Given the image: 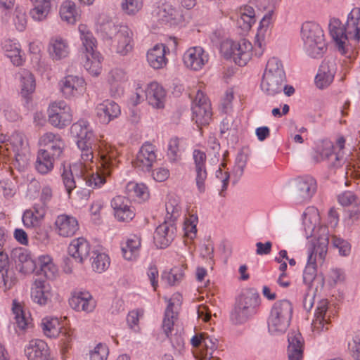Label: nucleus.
I'll use <instances>...</instances> for the list:
<instances>
[{"mask_svg": "<svg viewBox=\"0 0 360 360\" xmlns=\"http://www.w3.org/2000/svg\"><path fill=\"white\" fill-rule=\"evenodd\" d=\"M71 135L77 138V146L79 149L80 159L78 162L70 166V169L64 168L62 173V180L65 190L70 197L71 192L76 188V182L73 172L79 175L86 182V185L93 188H100L105 183V177L110 176L112 170L117 167L118 152L116 148L101 141L98 145L100 167L96 172L91 173L89 170L94 165V153L92 150L91 138L93 131L86 120H80L74 123L70 127Z\"/></svg>", "mask_w": 360, "mask_h": 360, "instance_id": "nucleus-1", "label": "nucleus"}, {"mask_svg": "<svg viewBox=\"0 0 360 360\" xmlns=\"http://www.w3.org/2000/svg\"><path fill=\"white\" fill-rule=\"evenodd\" d=\"M328 28L338 50L342 54L349 52L360 39V8L351 11L345 25L338 18H331Z\"/></svg>", "mask_w": 360, "mask_h": 360, "instance_id": "nucleus-2", "label": "nucleus"}, {"mask_svg": "<svg viewBox=\"0 0 360 360\" xmlns=\"http://www.w3.org/2000/svg\"><path fill=\"white\" fill-rule=\"evenodd\" d=\"M286 76L281 61L275 57L270 58L261 82L262 90L268 96H274L281 94Z\"/></svg>", "mask_w": 360, "mask_h": 360, "instance_id": "nucleus-3", "label": "nucleus"}, {"mask_svg": "<svg viewBox=\"0 0 360 360\" xmlns=\"http://www.w3.org/2000/svg\"><path fill=\"white\" fill-rule=\"evenodd\" d=\"M293 313L292 304L286 299L274 303L268 317V330L272 335H281L288 328Z\"/></svg>", "mask_w": 360, "mask_h": 360, "instance_id": "nucleus-4", "label": "nucleus"}, {"mask_svg": "<svg viewBox=\"0 0 360 360\" xmlns=\"http://www.w3.org/2000/svg\"><path fill=\"white\" fill-rule=\"evenodd\" d=\"M78 30L82 46L85 51L86 60L84 67L89 74L98 76L102 70L103 58L100 53L96 51V39L85 25H80Z\"/></svg>", "mask_w": 360, "mask_h": 360, "instance_id": "nucleus-5", "label": "nucleus"}, {"mask_svg": "<svg viewBox=\"0 0 360 360\" xmlns=\"http://www.w3.org/2000/svg\"><path fill=\"white\" fill-rule=\"evenodd\" d=\"M259 304V295L252 290L242 293L236 299L230 314V320L235 325L245 323L256 313Z\"/></svg>", "mask_w": 360, "mask_h": 360, "instance_id": "nucleus-6", "label": "nucleus"}, {"mask_svg": "<svg viewBox=\"0 0 360 360\" xmlns=\"http://www.w3.org/2000/svg\"><path fill=\"white\" fill-rule=\"evenodd\" d=\"M252 44L245 39L238 41L227 39L221 44V52L226 59H232L239 66H244L251 58Z\"/></svg>", "mask_w": 360, "mask_h": 360, "instance_id": "nucleus-7", "label": "nucleus"}, {"mask_svg": "<svg viewBox=\"0 0 360 360\" xmlns=\"http://www.w3.org/2000/svg\"><path fill=\"white\" fill-rule=\"evenodd\" d=\"M107 28V34L112 40L117 53L125 56L132 50V32L127 26L108 23L105 29Z\"/></svg>", "mask_w": 360, "mask_h": 360, "instance_id": "nucleus-8", "label": "nucleus"}, {"mask_svg": "<svg viewBox=\"0 0 360 360\" xmlns=\"http://www.w3.org/2000/svg\"><path fill=\"white\" fill-rule=\"evenodd\" d=\"M47 112L49 122L56 128L63 129L72 122L70 107L63 101L52 103Z\"/></svg>", "mask_w": 360, "mask_h": 360, "instance_id": "nucleus-9", "label": "nucleus"}, {"mask_svg": "<svg viewBox=\"0 0 360 360\" xmlns=\"http://www.w3.org/2000/svg\"><path fill=\"white\" fill-rule=\"evenodd\" d=\"M11 257L15 264L16 269L22 274H30L35 271L37 262L25 248H16L13 249Z\"/></svg>", "mask_w": 360, "mask_h": 360, "instance_id": "nucleus-10", "label": "nucleus"}, {"mask_svg": "<svg viewBox=\"0 0 360 360\" xmlns=\"http://www.w3.org/2000/svg\"><path fill=\"white\" fill-rule=\"evenodd\" d=\"M292 192L299 201L311 199L316 191V181L310 176L298 177L291 184Z\"/></svg>", "mask_w": 360, "mask_h": 360, "instance_id": "nucleus-11", "label": "nucleus"}, {"mask_svg": "<svg viewBox=\"0 0 360 360\" xmlns=\"http://www.w3.org/2000/svg\"><path fill=\"white\" fill-rule=\"evenodd\" d=\"M39 143L42 148L41 151L51 155L56 159L60 158L65 148V142L61 136L58 134L46 132L39 139Z\"/></svg>", "mask_w": 360, "mask_h": 360, "instance_id": "nucleus-12", "label": "nucleus"}, {"mask_svg": "<svg viewBox=\"0 0 360 360\" xmlns=\"http://www.w3.org/2000/svg\"><path fill=\"white\" fill-rule=\"evenodd\" d=\"M157 150L155 146L150 143H145L138 152L134 167L143 172H149L157 160Z\"/></svg>", "mask_w": 360, "mask_h": 360, "instance_id": "nucleus-13", "label": "nucleus"}, {"mask_svg": "<svg viewBox=\"0 0 360 360\" xmlns=\"http://www.w3.org/2000/svg\"><path fill=\"white\" fill-rule=\"evenodd\" d=\"M158 21L162 25H176L184 21L183 11L169 4H164L155 11Z\"/></svg>", "mask_w": 360, "mask_h": 360, "instance_id": "nucleus-14", "label": "nucleus"}, {"mask_svg": "<svg viewBox=\"0 0 360 360\" xmlns=\"http://www.w3.org/2000/svg\"><path fill=\"white\" fill-rule=\"evenodd\" d=\"M111 207L114 210L115 217L120 221L129 222L135 216L129 199L124 196L117 195L113 198L111 200Z\"/></svg>", "mask_w": 360, "mask_h": 360, "instance_id": "nucleus-15", "label": "nucleus"}, {"mask_svg": "<svg viewBox=\"0 0 360 360\" xmlns=\"http://www.w3.org/2000/svg\"><path fill=\"white\" fill-rule=\"evenodd\" d=\"M95 111L99 122L103 124H108L117 118L121 113L119 105L110 100H105L98 104Z\"/></svg>", "mask_w": 360, "mask_h": 360, "instance_id": "nucleus-16", "label": "nucleus"}, {"mask_svg": "<svg viewBox=\"0 0 360 360\" xmlns=\"http://www.w3.org/2000/svg\"><path fill=\"white\" fill-rule=\"evenodd\" d=\"M85 82L81 77L69 75L60 80V91L66 98L77 96L84 89Z\"/></svg>", "mask_w": 360, "mask_h": 360, "instance_id": "nucleus-17", "label": "nucleus"}, {"mask_svg": "<svg viewBox=\"0 0 360 360\" xmlns=\"http://www.w3.org/2000/svg\"><path fill=\"white\" fill-rule=\"evenodd\" d=\"M56 231L63 237H71L79 230L77 219L66 214H60L55 221Z\"/></svg>", "mask_w": 360, "mask_h": 360, "instance_id": "nucleus-18", "label": "nucleus"}, {"mask_svg": "<svg viewBox=\"0 0 360 360\" xmlns=\"http://www.w3.org/2000/svg\"><path fill=\"white\" fill-rule=\"evenodd\" d=\"M70 306L77 311L91 312L96 302L88 291L75 292L69 300Z\"/></svg>", "mask_w": 360, "mask_h": 360, "instance_id": "nucleus-19", "label": "nucleus"}, {"mask_svg": "<svg viewBox=\"0 0 360 360\" xmlns=\"http://www.w3.org/2000/svg\"><path fill=\"white\" fill-rule=\"evenodd\" d=\"M336 69L334 60L323 61L315 77L316 86L319 89H324L329 86L333 80Z\"/></svg>", "mask_w": 360, "mask_h": 360, "instance_id": "nucleus-20", "label": "nucleus"}, {"mask_svg": "<svg viewBox=\"0 0 360 360\" xmlns=\"http://www.w3.org/2000/svg\"><path fill=\"white\" fill-rule=\"evenodd\" d=\"M25 354L28 360H49V349L42 340L33 339L25 347Z\"/></svg>", "mask_w": 360, "mask_h": 360, "instance_id": "nucleus-21", "label": "nucleus"}, {"mask_svg": "<svg viewBox=\"0 0 360 360\" xmlns=\"http://www.w3.org/2000/svg\"><path fill=\"white\" fill-rule=\"evenodd\" d=\"M175 227L172 221H165L159 225L154 233L153 238L158 248H167L174 237Z\"/></svg>", "mask_w": 360, "mask_h": 360, "instance_id": "nucleus-22", "label": "nucleus"}, {"mask_svg": "<svg viewBox=\"0 0 360 360\" xmlns=\"http://www.w3.org/2000/svg\"><path fill=\"white\" fill-rule=\"evenodd\" d=\"M181 295L179 293L174 294L169 300L162 324L163 332L167 335L171 331L172 326L174 325V321H177L178 313L176 311H174V308L176 310L177 309V307L181 304Z\"/></svg>", "mask_w": 360, "mask_h": 360, "instance_id": "nucleus-23", "label": "nucleus"}, {"mask_svg": "<svg viewBox=\"0 0 360 360\" xmlns=\"http://www.w3.org/2000/svg\"><path fill=\"white\" fill-rule=\"evenodd\" d=\"M165 96V90L158 82H150L145 89V98L154 108H164Z\"/></svg>", "mask_w": 360, "mask_h": 360, "instance_id": "nucleus-24", "label": "nucleus"}, {"mask_svg": "<svg viewBox=\"0 0 360 360\" xmlns=\"http://www.w3.org/2000/svg\"><path fill=\"white\" fill-rule=\"evenodd\" d=\"M90 250L89 243L83 237L72 240L68 247L70 255L78 263H83L87 259Z\"/></svg>", "mask_w": 360, "mask_h": 360, "instance_id": "nucleus-25", "label": "nucleus"}, {"mask_svg": "<svg viewBox=\"0 0 360 360\" xmlns=\"http://www.w3.org/2000/svg\"><path fill=\"white\" fill-rule=\"evenodd\" d=\"M288 356L289 360H302L304 339L298 331H292L288 335Z\"/></svg>", "mask_w": 360, "mask_h": 360, "instance_id": "nucleus-26", "label": "nucleus"}, {"mask_svg": "<svg viewBox=\"0 0 360 360\" xmlns=\"http://www.w3.org/2000/svg\"><path fill=\"white\" fill-rule=\"evenodd\" d=\"M50 287L46 281L36 279L31 288V298L32 301L41 306L46 305L51 300Z\"/></svg>", "mask_w": 360, "mask_h": 360, "instance_id": "nucleus-27", "label": "nucleus"}, {"mask_svg": "<svg viewBox=\"0 0 360 360\" xmlns=\"http://www.w3.org/2000/svg\"><path fill=\"white\" fill-rule=\"evenodd\" d=\"M48 51L53 60H62L70 53L68 43L60 37H52L49 43Z\"/></svg>", "mask_w": 360, "mask_h": 360, "instance_id": "nucleus-28", "label": "nucleus"}, {"mask_svg": "<svg viewBox=\"0 0 360 360\" xmlns=\"http://www.w3.org/2000/svg\"><path fill=\"white\" fill-rule=\"evenodd\" d=\"M185 66L193 71H199L202 68V47L193 46L189 48L183 56Z\"/></svg>", "mask_w": 360, "mask_h": 360, "instance_id": "nucleus-29", "label": "nucleus"}, {"mask_svg": "<svg viewBox=\"0 0 360 360\" xmlns=\"http://www.w3.org/2000/svg\"><path fill=\"white\" fill-rule=\"evenodd\" d=\"M167 48L163 44L155 45L147 53V60L149 65L154 69H161L164 68L167 59L165 56Z\"/></svg>", "mask_w": 360, "mask_h": 360, "instance_id": "nucleus-30", "label": "nucleus"}, {"mask_svg": "<svg viewBox=\"0 0 360 360\" xmlns=\"http://www.w3.org/2000/svg\"><path fill=\"white\" fill-rule=\"evenodd\" d=\"M328 302L326 300L319 302L314 314V319L311 323L313 332L319 334L321 331L328 330L327 325L329 324V322L325 318L328 310Z\"/></svg>", "mask_w": 360, "mask_h": 360, "instance_id": "nucleus-31", "label": "nucleus"}, {"mask_svg": "<svg viewBox=\"0 0 360 360\" xmlns=\"http://www.w3.org/2000/svg\"><path fill=\"white\" fill-rule=\"evenodd\" d=\"M1 49L6 57L9 58L11 63L15 66H20L22 63L20 56V46L15 39H5L1 42Z\"/></svg>", "mask_w": 360, "mask_h": 360, "instance_id": "nucleus-32", "label": "nucleus"}, {"mask_svg": "<svg viewBox=\"0 0 360 360\" xmlns=\"http://www.w3.org/2000/svg\"><path fill=\"white\" fill-rule=\"evenodd\" d=\"M273 11H269L264 15L260 20L259 26L255 37V45L261 49L262 53L264 46H266V39L269 37V27L271 22Z\"/></svg>", "mask_w": 360, "mask_h": 360, "instance_id": "nucleus-33", "label": "nucleus"}, {"mask_svg": "<svg viewBox=\"0 0 360 360\" xmlns=\"http://www.w3.org/2000/svg\"><path fill=\"white\" fill-rule=\"evenodd\" d=\"M301 36L303 41L309 44L312 41L321 40L324 38L323 31L320 25L314 22H305L301 28Z\"/></svg>", "mask_w": 360, "mask_h": 360, "instance_id": "nucleus-34", "label": "nucleus"}, {"mask_svg": "<svg viewBox=\"0 0 360 360\" xmlns=\"http://www.w3.org/2000/svg\"><path fill=\"white\" fill-rule=\"evenodd\" d=\"M34 272L37 274H44L48 279H53L58 272V269L49 255H43L38 257L37 269Z\"/></svg>", "mask_w": 360, "mask_h": 360, "instance_id": "nucleus-35", "label": "nucleus"}, {"mask_svg": "<svg viewBox=\"0 0 360 360\" xmlns=\"http://www.w3.org/2000/svg\"><path fill=\"white\" fill-rule=\"evenodd\" d=\"M140 248V237L136 235L131 236L122 245L121 249L123 257L127 260L136 259L139 255Z\"/></svg>", "mask_w": 360, "mask_h": 360, "instance_id": "nucleus-36", "label": "nucleus"}, {"mask_svg": "<svg viewBox=\"0 0 360 360\" xmlns=\"http://www.w3.org/2000/svg\"><path fill=\"white\" fill-rule=\"evenodd\" d=\"M316 259L314 258L312 254L309 255L308 263L303 272V281L305 284L309 285V288L314 285L315 282H318L321 285H323V278L316 275Z\"/></svg>", "mask_w": 360, "mask_h": 360, "instance_id": "nucleus-37", "label": "nucleus"}, {"mask_svg": "<svg viewBox=\"0 0 360 360\" xmlns=\"http://www.w3.org/2000/svg\"><path fill=\"white\" fill-rule=\"evenodd\" d=\"M56 160L44 151L39 150L35 161V169L41 174H47L53 170Z\"/></svg>", "mask_w": 360, "mask_h": 360, "instance_id": "nucleus-38", "label": "nucleus"}, {"mask_svg": "<svg viewBox=\"0 0 360 360\" xmlns=\"http://www.w3.org/2000/svg\"><path fill=\"white\" fill-rule=\"evenodd\" d=\"M60 16L68 24H75L79 18L78 9L75 4L70 1H65L60 7Z\"/></svg>", "mask_w": 360, "mask_h": 360, "instance_id": "nucleus-39", "label": "nucleus"}, {"mask_svg": "<svg viewBox=\"0 0 360 360\" xmlns=\"http://www.w3.org/2000/svg\"><path fill=\"white\" fill-rule=\"evenodd\" d=\"M127 80L125 71L122 68H114L109 72L108 82L110 84V90L120 95L122 92L121 85Z\"/></svg>", "mask_w": 360, "mask_h": 360, "instance_id": "nucleus-40", "label": "nucleus"}, {"mask_svg": "<svg viewBox=\"0 0 360 360\" xmlns=\"http://www.w3.org/2000/svg\"><path fill=\"white\" fill-rule=\"evenodd\" d=\"M321 156L322 159H327L328 166L330 169H337L342 165L344 160L333 151V145L331 142L325 143L321 150Z\"/></svg>", "mask_w": 360, "mask_h": 360, "instance_id": "nucleus-41", "label": "nucleus"}, {"mask_svg": "<svg viewBox=\"0 0 360 360\" xmlns=\"http://www.w3.org/2000/svg\"><path fill=\"white\" fill-rule=\"evenodd\" d=\"M125 190L129 198H132L135 200H145L149 196L148 188L143 184L130 181L127 184Z\"/></svg>", "mask_w": 360, "mask_h": 360, "instance_id": "nucleus-42", "label": "nucleus"}, {"mask_svg": "<svg viewBox=\"0 0 360 360\" xmlns=\"http://www.w3.org/2000/svg\"><path fill=\"white\" fill-rule=\"evenodd\" d=\"M41 327L44 335L50 338L58 337L63 327L58 319L54 317H45L41 320Z\"/></svg>", "mask_w": 360, "mask_h": 360, "instance_id": "nucleus-43", "label": "nucleus"}, {"mask_svg": "<svg viewBox=\"0 0 360 360\" xmlns=\"http://www.w3.org/2000/svg\"><path fill=\"white\" fill-rule=\"evenodd\" d=\"M218 340L204 332V360H219L217 351Z\"/></svg>", "mask_w": 360, "mask_h": 360, "instance_id": "nucleus-44", "label": "nucleus"}, {"mask_svg": "<svg viewBox=\"0 0 360 360\" xmlns=\"http://www.w3.org/2000/svg\"><path fill=\"white\" fill-rule=\"evenodd\" d=\"M202 92L200 89L197 91L196 96L193 101L191 110H192V120L195 122L196 127L202 134Z\"/></svg>", "mask_w": 360, "mask_h": 360, "instance_id": "nucleus-45", "label": "nucleus"}, {"mask_svg": "<svg viewBox=\"0 0 360 360\" xmlns=\"http://www.w3.org/2000/svg\"><path fill=\"white\" fill-rule=\"evenodd\" d=\"M304 50L307 54L313 58H321L327 50V46L325 39H321L320 41H312L309 44L307 41H303Z\"/></svg>", "mask_w": 360, "mask_h": 360, "instance_id": "nucleus-46", "label": "nucleus"}, {"mask_svg": "<svg viewBox=\"0 0 360 360\" xmlns=\"http://www.w3.org/2000/svg\"><path fill=\"white\" fill-rule=\"evenodd\" d=\"M21 94L23 97H27L32 94L36 87L34 75L28 70H24L20 73Z\"/></svg>", "mask_w": 360, "mask_h": 360, "instance_id": "nucleus-47", "label": "nucleus"}, {"mask_svg": "<svg viewBox=\"0 0 360 360\" xmlns=\"http://www.w3.org/2000/svg\"><path fill=\"white\" fill-rule=\"evenodd\" d=\"M91 259V266L96 272L102 273L110 266V258L105 253L94 251Z\"/></svg>", "mask_w": 360, "mask_h": 360, "instance_id": "nucleus-48", "label": "nucleus"}, {"mask_svg": "<svg viewBox=\"0 0 360 360\" xmlns=\"http://www.w3.org/2000/svg\"><path fill=\"white\" fill-rule=\"evenodd\" d=\"M32 4L34 7L30 12L32 18L38 22L46 20L51 11V3Z\"/></svg>", "mask_w": 360, "mask_h": 360, "instance_id": "nucleus-49", "label": "nucleus"}, {"mask_svg": "<svg viewBox=\"0 0 360 360\" xmlns=\"http://www.w3.org/2000/svg\"><path fill=\"white\" fill-rule=\"evenodd\" d=\"M143 0H122L120 7L122 12L130 16L136 15L143 8Z\"/></svg>", "mask_w": 360, "mask_h": 360, "instance_id": "nucleus-50", "label": "nucleus"}, {"mask_svg": "<svg viewBox=\"0 0 360 360\" xmlns=\"http://www.w3.org/2000/svg\"><path fill=\"white\" fill-rule=\"evenodd\" d=\"M9 141L17 156H20V153H22L24 150L27 149V140L24 134L20 132L13 133L9 138Z\"/></svg>", "mask_w": 360, "mask_h": 360, "instance_id": "nucleus-51", "label": "nucleus"}, {"mask_svg": "<svg viewBox=\"0 0 360 360\" xmlns=\"http://www.w3.org/2000/svg\"><path fill=\"white\" fill-rule=\"evenodd\" d=\"M184 276L183 269L180 267H174L170 271H164L162 274V280L170 285H174L178 284Z\"/></svg>", "mask_w": 360, "mask_h": 360, "instance_id": "nucleus-52", "label": "nucleus"}, {"mask_svg": "<svg viewBox=\"0 0 360 360\" xmlns=\"http://www.w3.org/2000/svg\"><path fill=\"white\" fill-rule=\"evenodd\" d=\"M193 160L195 165L196 176V185L200 191L202 187V181L201 179V172L202 169V151L200 148H195L193 152Z\"/></svg>", "mask_w": 360, "mask_h": 360, "instance_id": "nucleus-53", "label": "nucleus"}, {"mask_svg": "<svg viewBox=\"0 0 360 360\" xmlns=\"http://www.w3.org/2000/svg\"><path fill=\"white\" fill-rule=\"evenodd\" d=\"M175 326H176V321H174V325L172 326L171 331L168 333V335L165 333V334L167 338H169L173 347L180 350L184 345V338L183 337L181 330H179L177 328L175 329Z\"/></svg>", "mask_w": 360, "mask_h": 360, "instance_id": "nucleus-54", "label": "nucleus"}, {"mask_svg": "<svg viewBox=\"0 0 360 360\" xmlns=\"http://www.w3.org/2000/svg\"><path fill=\"white\" fill-rule=\"evenodd\" d=\"M329 243V237L327 235L321 236L318 238L316 243L314 245L313 251L311 254L319 255L321 259H323L328 250Z\"/></svg>", "mask_w": 360, "mask_h": 360, "instance_id": "nucleus-55", "label": "nucleus"}, {"mask_svg": "<svg viewBox=\"0 0 360 360\" xmlns=\"http://www.w3.org/2000/svg\"><path fill=\"white\" fill-rule=\"evenodd\" d=\"M239 122L236 118L232 115H228L221 122V134H225L227 131L236 133L238 131Z\"/></svg>", "mask_w": 360, "mask_h": 360, "instance_id": "nucleus-56", "label": "nucleus"}, {"mask_svg": "<svg viewBox=\"0 0 360 360\" xmlns=\"http://www.w3.org/2000/svg\"><path fill=\"white\" fill-rule=\"evenodd\" d=\"M16 282V278L11 270L0 274V289L6 292L11 289Z\"/></svg>", "mask_w": 360, "mask_h": 360, "instance_id": "nucleus-57", "label": "nucleus"}, {"mask_svg": "<svg viewBox=\"0 0 360 360\" xmlns=\"http://www.w3.org/2000/svg\"><path fill=\"white\" fill-rule=\"evenodd\" d=\"M12 310L17 326L20 329L24 330L27 326L29 321V319L25 316L24 311L20 305L15 304H13Z\"/></svg>", "mask_w": 360, "mask_h": 360, "instance_id": "nucleus-58", "label": "nucleus"}, {"mask_svg": "<svg viewBox=\"0 0 360 360\" xmlns=\"http://www.w3.org/2000/svg\"><path fill=\"white\" fill-rule=\"evenodd\" d=\"M60 345L63 353L71 347L73 340V333L70 329L63 328L59 334Z\"/></svg>", "mask_w": 360, "mask_h": 360, "instance_id": "nucleus-59", "label": "nucleus"}, {"mask_svg": "<svg viewBox=\"0 0 360 360\" xmlns=\"http://www.w3.org/2000/svg\"><path fill=\"white\" fill-rule=\"evenodd\" d=\"M167 218L172 221V223L176 219L181 212V206L176 202L175 200L169 199L166 203Z\"/></svg>", "mask_w": 360, "mask_h": 360, "instance_id": "nucleus-60", "label": "nucleus"}, {"mask_svg": "<svg viewBox=\"0 0 360 360\" xmlns=\"http://www.w3.org/2000/svg\"><path fill=\"white\" fill-rule=\"evenodd\" d=\"M109 354L108 347L99 343L90 352V360H107Z\"/></svg>", "mask_w": 360, "mask_h": 360, "instance_id": "nucleus-61", "label": "nucleus"}, {"mask_svg": "<svg viewBox=\"0 0 360 360\" xmlns=\"http://www.w3.org/2000/svg\"><path fill=\"white\" fill-rule=\"evenodd\" d=\"M205 257H207V267L212 270L214 265V245L210 237L207 239L206 243H204V259Z\"/></svg>", "mask_w": 360, "mask_h": 360, "instance_id": "nucleus-62", "label": "nucleus"}, {"mask_svg": "<svg viewBox=\"0 0 360 360\" xmlns=\"http://www.w3.org/2000/svg\"><path fill=\"white\" fill-rule=\"evenodd\" d=\"M14 25L16 29L22 32L25 30L27 25V18L25 13L19 7H16L13 18Z\"/></svg>", "mask_w": 360, "mask_h": 360, "instance_id": "nucleus-63", "label": "nucleus"}, {"mask_svg": "<svg viewBox=\"0 0 360 360\" xmlns=\"http://www.w3.org/2000/svg\"><path fill=\"white\" fill-rule=\"evenodd\" d=\"M41 220L38 219V216L30 209L27 210L22 215V222L26 227L38 226Z\"/></svg>", "mask_w": 360, "mask_h": 360, "instance_id": "nucleus-64", "label": "nucleus"}]
</instances>
